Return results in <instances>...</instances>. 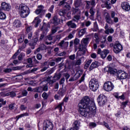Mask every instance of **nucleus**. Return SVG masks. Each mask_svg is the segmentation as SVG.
<instances>
[{
  "label": "nucleus",
  "mask_w": 130,
  "mask_h": 130,
  "mask_svg": "<svg viewBox=\"0 0 130 130\" xmlns=\"http://www.w3.org/2000/svg\"><path fill=\"white\" fill-rule=\"evenodd\" d=\"M106 8L107 10H110L111 9V4L110 3H105Z\"/></svg>",
  "instance_id": "13d9d810"
},
{
  "label": "nucleus",
  "mask_w": 130,
  "mask_h": 130,
  "mask_svg": "<svg viewBox=\"0 0 130 130\" xmlns=\"http://www.w3.org/2000/svg\"><path fill=\"white\" fill-rule=\"evenodd\" d=\"M105 72H108L110 73L111 75H114L117 73V70L116 69H114L111 67H106L104 69Z\"/></svg>",
  "instance_id": "dca6fc26"
},
{
  "label": "nucleus",
  "mask_w": 130,
  "mask_h": 130,
  "mask_svg": "<svg viewBox=\"0 0 130 130\" xmlns=\"http://www.w3.org/2000/svg\"><path fill=\"white\" fill-rule=\"evenodd\" d=\"M80 19H81V16H80V15L77 14L76 15H75L74 16V18L72 19V20L74 22H78V21H79V20H80Z\"/></svg>",
  "instance_id": "e433bc0d"
},
{
  "label": "nucleus",
  "mask_w": 130,
  "mask_h": 130,
  "mask_svg": "<svg viewBox=\"0 0 130 130\" xmlns=\"http://www.w3.org/2000/svg\"><path fill=\"white\" fill-rule=\"evenodd\" d=\"M44 50H45V46L43 45L37 49V52H40V51H42Z\"/></svg>",
  "instance_id": "4c0bfd02"
},
{
  "label": "nucleus",
  "mask_w": 130,
  "mask_h": 130,
  "mask_svg": "<svg viewBox=\"0 0 130 130\" xmlns=\"http://www.w3.org/2000/svg\"><path fill=\"white\" fill-rule=\"evenodd\" d=\"M117 77L120 80H123L127 78V74L123 71H119L117 73Z\"/></svg>",
  "instance_id": "f8f14e48"
},
{
  "label": "nucleus",
  "mask_w": 130,
  "mask_h": 130,
  "mask_svg": "<svg viewBox=\"0 0 130 130\" xmlns=\"http://www.w3.org/2000/svg\"><path fill=\"white\" fill-rule=\"evenodd\" d=\"M58 87H59L58 83L57 82L55 83V85L54 88V91H55V92H56V91L58 90Z\"/></svg>",
  "instance_id": "69168bd1"
},
{
  "label": "nucleus",
  "mask_w": 130,
  "mask_h": 130,
  "mask_svg": "<svg viewBox=\"0 0 130 130\" xmlns=\"http://www.w3.org/2000/svg\"><path fill=\"white\" fill-rule=\"evenodd\" d=\"M79 89L81 91H86V90H87V87L86 86V85H81L79 87Z\"/></svg>",
  "instance_id": "603ef678"
},
{
  "label": "nucleus",
  "mask_w": 130,
  "mask_h": 130,
  "mask_svg": "<svg viewBox=\"0 0 130 130\" xmlns=\"http://www.w3.org/2000/svg\"><path fill=\"white\" fill-rule=\"evenodd\" d=\"M19 108L20 110L23 111V110H26V109H27V107L25 106L24 105H21Z\"/></svg>",
  "instance_id": "e2e57ef3"
},
{
  "label": "nucleus",
  "mask_w": 130,
  "mask_h": 130,
  "mask_svg": "<svg viewBox=\"0 0 130 130\" xmlns=\"http://www.w3.org/2000/svg\"><path fill=\"white\" fill-rule=\"evenodd\" d=\"M74 6L75 8H80V7L83 6V3H82V1L81 0H76L74 2Z\"/></svg>",
  "instance_id": "412c9836"
},
{
  "label": "nucleus",
  "mask_w": 130,
  "mask_h": 130,
  "mask_svg": "<svg viewBox=\"0 0 130 130\" xmlns=\"http://www.w3.org/2000/svg\"><path fill=\"white\" fill-rule=\"evenodd\" d=\"M15 105H16V104L12 103L9 105V109L11 110H13V109H15Z\"/></svg>",
  "instance_id": "5fc2aeb1"
},
{
  "label": "nucleus",
  "mask_w": 130,
  "mask_h": 130,
  "mask_svg": "<svg viewBox=\"0 0 130 130\" xmlns=\"http://www.w3.org/2000/svg\"><path fill=\"white\" fill-rule=\"evenodd\" d=\"M6 14L3 12H0V19L1 20H5L6 19Z\"/></svg>",
  "instance_id": "49530a36"
},
{
  "label": "nucleus",
  "mask_w": 130,
  "mask_h": 130,
  "mask_svg": "<svg viewBox=\"0 0 130 130\" xmlns=\"http://www.w3.org/2000/svg\"><path fill=\"white\" fill-rule=\"evenodd\" d=\"M80 43V40L78 38H76L74 40L75 49L76 51L78 50V47L77 45Z\"/></svg>",
  "instance_id": "72a5a7b5"
},
{
  "label": "nucleus",
  "mask_w": 130,
  "mask_h": 130,
  "mask_svg": "<svg viewBox=\"0 0 130 130\" xmlns=\"http://www.w3.org/2000/svg\"><path fill=\"white\" fill-rule=\"evenodd\" d=\"M25 33L28 34V33H32V26H28L26 27Z\"/></svg>",
  "instance_id": "37998d69"
},
{
  "label": "nucleus",
  "mask_w": 130,
  "mask_h": 130,
  "mask_svg": "<svg viewBox=\"0 0 130 130\" xmlns=\"http://www.w3.org/2000/svg\"><path fill=\"white\" fill-rule=\"evenodd\" d=\"M121 6L122 9H123V10H124V11L128 12V11L130 10L129 4H128V3L127 2H122L121 3Z\"/></svg>",
  "instance_id": "f3484780"
},
{
  "label": "nucleus",
  "mask_w": 130,
  "mask_h": 130,
  "mask_svg": "<svg viewBox=\"0 0 130 130\" xmlns=\"http://www.w3.org/2000/svg\"><path fill=\"white\" fill-rule=\"evenodd\" d=\"M97 101L100 106H104L107 102V98L104 94H100L97 99Z\"/></svg>",
  "instance_id": "39448f33"
},
{
  "label": "nucleus",
  "mask_w": 130,
  "mask_h": 130,
  "mask_svg": "<svg viewBox=\"0 0 130 130\" xmlns=\"http://www.w3.org/2000/svg\"><path fill=\"white\" fill-rule=\"evenodd\" d=\"M84 3L86 4L85 6V8L87 9H91V8H94V6L96 5V3H95V0L91 1H85Z\"/></svg>",
  "instance_id": "1a4fd4ad"
},
{
  "label": "nucleus",
  "mask_w": 130,
  "mask_h": 130,
  "mask_svg": "<svg viewBox=\"0 0 130 130\" xmlns=\"http://www.w3.org/2000/svg\"><path fill=\"white\" fill-rule=\"evenodd\" d=\"M1 8L3 11H10L11 5L6 2H3L1 4Z\"/></svg>",
  "instance_id": "4468645a"
},
{
  "label": "nucleus",
  "mask_w": 130,
  "mask_h": 130,
  "mask_svg": "<svg viewBox=\"0 0 130 130\" xmlns=\"http://www.w3.org/2000/svg\"><path fill=\"white\" fill-rule=\"evenodd\" d=\"M37 58L38 59V60H41V59H42V55L40 53L37 54Z\"/></svg>",
  "instance_id": "338daca9"
},
{
  "label": "nucleus",
  "mask_w": 130,
  "mask_h": 130,
  "mask_svg": "<svg viewBox=\"0 0 130 130\" xmlns=\"http://www.w3.org/2000/svg\"><path fill=\"white\" fill-rule=\"evenodd\" d=\"M91 62H92V60H89L88 61H87V62L85 64L84 68L88 69L90 64H91Z\"/></svg>",
  "instance_id": "a18cd8bd"
},
{
  "label": "nucleus",
  "mask_w": 130,
  "mask_h": 130,
  "mask_svg": "<svg viewBox=\"0 0 130 130\" xmlns=\"http://www.w3.org/2000/svg\"><path fill=\"white\" fill-rule=\"evenodd\" d=\"M84 48H86L85 46L81 43L78 47V49H79V50L77 51V54L78 55H81V54H80V52H81V51H83Z\"/></svg>",
  "instance_id": "393cba45"
},
{
  "label": "nucleus",
  "mask_w": 130,
  "mask_h": 130,
  "mask_svg": "<svg viewBox=\"0 0 130 130\" xmlns=\"http://www.w3.org/2000/svg\"><path fill=\"white\" fill-rule=\"evenodd\" d=\"M12 71V69L11 68H6L4 69L3 70V72L4 73H6V74H9V73H11Z\"/></svg>",
  "instance_id": "de8ad7c7"
},
{
  "label": "nucleus",
  "mask_w": 130,
  "mask_h": 130,
  "mask_svg": "<svg viewBox=\"0 0 130 130\" xmlns=\"http://www.w3.org/2000/svg\"><path fill=\"white\" fill-rule=\"evenodd\" d=\"M7 102L4 100V99H0V108L3 107V105H6Z\"/></svg>",
  "instance_id": "79ce46f5"
},
{
  "label": "nucleus",
  "mask_w": 130,
  "mask_h": 130,
  "mask_svg": "<svg viewBox=\"0 0 130 130\" xmlns=\"http://www.w3.org/2000/svg\"><path fill=\"white\" fill-rule=\"evenodd\" d=\"M72 4H73V0H70V1H68L67 3L64 7L66 8V9H71V6H70V4L72 5Z\"/></svg>",
  "instance_id": "c9c22d12"
},
{
  "label": "nucleus",
  "mask_w": 130,
  "mask_h": 130,
  "mask_svg": "<svg viewBox=\"0 0 130 130\" xmlns=\"http://www.w3.org/2000/svg\"><path fill=\"white\" fill-rule=\"evenodd\" d=\"M66 14V10H61L58 13V14L59 16H64V14Z\"/></svg>",
  "instance_id": "6e6d98bb"
},
{
  "label": "nucleus",
  "mask_w": 130,
  "mask_h": 130,
  "mask_svg": "<svg viewBox=\"0 0 130 130\" xmlns=\"http://www.w3.org/2000/svg\"><path fill=\"white\" fill-rule=\"evenodd\" d=\"M73 20L68 21L66 23L67 26L71 29H76L77 28V24L74 22Z\"/></svg>",
  "instance_id": "2eb2a0df"
},
{
  "label": "nucleus",
  "mask_w": 130,
  "mask_h": 130,
  "mask_svg": "<svg viewBox=\"0 0 130 130\" xmlns=\"http://www.w3.org/2000/svg\"><path fill=\"white\" fill-rule=\"evenodd\" d=\"M61 97L62 96L58 94V93L54 95V99H55V100H60V99H61Z\"/></svg>",
  "instance_id": "3c124183"
},
{
  "label": "nucleus",
  "mask_w": 130,
  "mask_h": 130,
  "mask_svg": "<svg viewBox=\"0 0 130 130\" xmlns=\"http://www.w3.org/2000/svg\"><path fill=\"white\" fill-rule=\"evenodd\" d=\"M87 30L86 28H83L81 29L80 31H78V36L79 37H81V36H83L85 33H86V31Z\"/></svg>",
  "instance_id": "c756f323"
},
{
  "label": "nucleus",
  "mask_w": 130,
  "mask_h": 130,
  "mask_svg": "<svg viewBox=\"0 0 130 130\" xmlns=\"http://www.w3.org/2000/svg\"><path fill=\"white\" fill-rule=\"evenodd\" d=\"M5 96H10L11 98H13V97H15L16 93L14 91H11L5 94Z\"/></svg>",
  "instance_id": "473e14b6"
},
{
  "label": "nucleus",
  "mask_w": 130,
  "mask_h": 130,
  "mask_svg": "<svg viewBox=\"0 0 130 130\" xmlns=\"http://www.w3.org/2000/svg\"><path fill=\"white\" fill-rule=\"evenodd\" d=\"M32 92H38V93L42 92V87H38L32 89Z\"/></svg>",
  "instance_id": "f704fd0d"
},
{
  "label": "nucleus",
  "mask_w": 130,
  "mask_h": 130,
  "mask_svg": "<svg viewBox=\"0 0 130 130\" xmlns=\"http://www.w3.org/2000/svg\"><path fill=\"white\" fill-rule=\"evenodd\" d=\"M80 123L81 122L79 120H76L74 121L73 123V128H74L75 130L79 129V128H80V126H81V125H80Z\"/></svg>",
  "instance_id": "6ab92c4d"
},
{
  "label": "nucleus",
  "mask_w": 130,
  "mask_h": 130,
  "mask_svg": "<svg viewBox=\"0 0 130 130\" xmlns=\"http://www.w3.org/2000/svg\"><path fill=\"white\" fill-rule=\"evenodd\" d=\"M61 59H63V57H57L55 59L54 61L56 62H60V61H61Z\"/></svg>",
  "instance_id": "0e129e2a"
},
{
  "label": "nucleus",
  "mask_w": 130,
  "mask_h": 130,
  "mask_svg": "<svg viewBox=\"0 0 130 130\" xmlns=\"http://www.w3.org/2000/svg\"><path fill=\"white\" fill-rule=\"evenodd\" d=\"M62 105H63V103H61L56 107V108L59 110V112H61L62 111Z\"/></svg>",
  "instance_id": "c03bdc74"
},
{
  "label": "nucleus",
  "mask_w": 130,
  "mask_h": 130,
  "mask_svg": "<svg viewBox=\"0 0 130 130\" xmlns=\"http://www.w3.org/2000/svg\"><path fill=\"white\" fill-rule=\"evenodd\" d=\"M46 10H44V6L42 5H40L38 6V9L35 11V13L37 15H40L39 16L35 18L33 21V23L35 24V27L37 28L38 27V25H39L40 23H41V19L39 18H41L43 17V16L45 14V12Z\"/></svg>",
  "instance_id": "f03ea898"
},
{
  "label": "nucleus",
  "mask_w": 130,
  "mask_h": 130,
  "mask_svg": "<svg viewBox=\"0 0 130 130\" xmlns=\"http://www.w3.org/2000/svg\"><path fill=\"white\" fill-rule=\"evenodd\" d=\"M105 20L108 24H113V21H112L111 17H110V15L108 13H107V15H106Z\"/></svg>",
  "instance_id": "aec40b11"
},
{
  "label": "nucleus",
  "mask_w": 130,
  "mask_h": 130,
  "mask_svg": "<svg viewBox=\"0 0 130 130\" xmlns=\"http://www.w3.org/2000/svg\"><path fill=\"white\" fill-rule=\"evenodd\" d=\"M111 17L112 19H114V23H118V17H115V12H114V11L111 12Z\"/></svg>",
  "instance_id": "b1692460"
},
{
  "label": "nucleus",
  "mask_w": 130,
  "mask_h": 130,
  "mask_svg": "<svg viewBox=\"0 0 130 130\" xmlns=\"http://www.w3.org/2000/svg\"><path fill=\"white\" fill-rule=\"evenodd\" d=\"M13 26L16 28L21 27V21L18 19H16L13 22Z\"/></svg>",
  "instance_id": "bb28decb"
},
{
  "label": "nucleus",
  "mask_w": 130,
  "mask_h": 130,
  "mask_svg": "<svg viewBox=\"0 0 130 130\" xmlns=\"http://www.w3.org/2000/svg\"><path fill=\"white\" fill-rule=\"evenodd\" d=\"M82 44L86 47L89 44V38H84L81 40Z\"/></svg>",
  "instance_id": "cd10ccee"
},
{
  "label": "nucleus",
  "mask_w": 130,
  "mask_h": 130,
  "mask_svg": "<svg viewBox=\"0 0 130 130\" xmlns=\"http://www.w3.org/2000/svg\"><path fill=\"white\" fill-rule=\"evenodd\" d=\"M114 52L116 54L119 53L122 50V46L119 42L115 43L114 49H113Z\"/></svg>",
  "instance_id": "6e6552de"
},
{
  "label": "nucleus",
  "mask_w": 130,
  "mask_h": 130,
  "mask_svg": "<svg viewBox=\"0 0 130 130\" xmlns=\"http://www.w3.org/2000/svg\"><path fill=\"white\" fill-rule=\"evenodd\" d=\"M81 63H82V58L76 61L75 62V66H80Z\"/></svg>",
  "instance_id": "4d7b16f0"
},
{
  "label": "nucleus",
  "mask_w": 130,
  "mask_h": 130,
  "mask_svg": "<svg viewBox=\"0 0 130 130\" xmlns=\"http://www.w3.org/2000/svg\"><path fill=\"white\" fill-rule=\"evenodd\" d=\"M42 96L44 99L45 100H46V99L48 98V94L46 92H44L42 94Z\"/></svg>",
  "instance_id": "864d4df0"
},
{
  "label": "nucleus",
  "mask_w": 130,
  "mask_h": 130,
  "mask_svg": "<svg viewBox=\"0 0 130 130\" xmlns=\"http://www.w3.org/2000/svg\"><path fill=\"white\" fill-rule=\"evenodd\" d=\"M73 12L74 14H76V15H81V10L78 8L75 9L73 11Z\"/></svg>",
  "instance_id": "a19ab883"
},
{
  "label": "nucleus",
  "mask_w": 130,
  "mask_h": 130,
  "mask_svg": "<svg viewBox=\"0 0 130 130\" xmlns=\"http://www.w3.org/2000/svg\"><path fill=\"white\" fill-rule=\"evenodd\" d=\"M38 42V39L37 38H36L34 39L33 42L30 43L29 44L31 45V46H35L36 44H37V42Z\"/></svg>",
  "instance_id": "58836bf2"
},
{
  "label": "nucleus",
  "mask_w": 130,
  "mask_h": 130,
  "mask_svg": "<svg viewBox=\"0 0 130 130\" xmlns=\"http://www.w3.org/2000/svg\"><path fill=\"white\" fill-rule=\"evenodd\" d=\"M51 23L54 24V26H57L60 23V19L58 18L57 16L53 17L52 20H50Z\"/></svg>",
  "instance_id": "ddd939ff"
},
{
  "label": "nucleus",
  "mask_w": 130,
  "mask_h": 130,
  "mask_svg": "<svg viewBox=\"0 0 130 130\" xmlns=\"http://www.w3.org/2000/svg\"><path fill=\"white\" fill-rule=\"evenodd\" d=\"M99 66H100V63H99V62L96 61L93 62L89 68V71L90 72V71H92V70H94V69L98 68Z\"/></svg>",
  "instance_id": "a211bd4d"
},
{
  "label": "nucleus",
  "mask_w": 130,
  "mask_h": 130,
  "mask_svg": "<svg viewBox=\"0 0 130 130\" xmlns=\"http://www.w3.org/2000/svg\"><path fill=\"white\" fill-rule=\"evenodd\" d=\"M52 73H53V69H49L46 72L45 74L46 75H51Z\"/></svg>",
  "instance_id": "bf43d9fd"
},
{
  "label": "nucleus",
  "mask_w": 130,
  "mask_h": 130,
  "mask_svg": "<svg viewBox=\"0 0 130 130\" xmlns=\"http://www.w3.org/2000/svg\"><path fill=\"white\" fill-rule=\"evenodd\" d=\"M89 87L93 92H96L99 88V81L96 78L91 79L89 83Z\"/></svg>",
  "instance_id": "20e7f679"
},
{
  "label": "nucleus",
  "mask_w": 130,
  "mask_h": 130,
  "mask_svg": "<svg viewBox=\"0 0 130 130\" xmlns=\"http://www.w3.org/2000/svg\"><path fill=\"white\" fill-rule=\"evenodd\" d=\"M98 30H99V27H98L97 21H95L93 23V27L92 28V30L93 31V32H97Z\"/></svg>",
  "instance_id": "c85d7f7f"
},
{
  "label": "nucleus",
  "mask_w": 130,
  "mask_h": 130,
  "mask_svg": "<svg viewBox=\"0 0 130 130\" xmlns=\"http://www.w3.org/2000/svg\"><path fill=\"white\" fill-rule=\"evenodd\" d=\"M24 57H25V53H21L18 56V60H22V59H23V58H24Z\"/></svg>",
  "instance_id": "09e8293b"
},
{
  "label": "nucleus",
  "mask_w": 130,
  "mask_h": 130,
  "mask_svg": "<svg viewBox=\"0 0 130 130\" xmlns=\"http://www.w3.org/2000/svg\"><path fill=\"white\" fill-rule=\"evenodd\" d=\"M21 69H22L21 67H14L11 69L12 71H18V70H21Z\"/></svg>",
  "instance_id": "774afa93"
},
{
  "label": "nucleus",
  "mask_w": 130,
  "mask_h": 130,
  "mask_svg": "<svg viewBox=\"0 0 130 130\" xmlns=\"http://www.w3.org/2000/svg\"><path fill=\"white\" fill-rule=\"evenodd\" d=\"M89 13L91 14L89 16L90 19H91V20H93L94 15H95V10L94 9L93 7H91L90 9Z\"/></svg>",
  "instance_id": "5701e85b"
},
{
  "label": "nucleus",
  "mask_w": 130,
  "mask_h": 130,
  "mask_svg": "<svg viewBox=\"0 0 130 130\" xmlns=\"http://www.w3.org/2000/svg\"><path fill=\"white\" fill-rule=\"evenodd\" d=\"M103 88L105 91H107V92H109L113 90L114 88V85H113V83H112V82L110 81H107L104 83Z\"/></svg>",
  "instance_id": "423d86ee"
},
{
  "label": "nucleus",
  "mask_w": 130,
  "mask_h": 130,
  "mask_svg": "<svg viewBox=\"0 0 130 130\" xmlns=\"http://www.w3.org/2000/svg\"><path fill=\"white\" fill-rule=\"evenodd\" d=\"M19 12L21 18H27L30 14V9L25 5H20L19 7Z\"/></svg>",
  "instance_id": "7ed1b4c3"
},
{
  "label": "nucleus",
  "mask_w": 130,
  "mask_h": 130,
  "mask_svg": "<svg viewBox=\"0 0 130 130\" xmlns=\"http://www.w3.org/2000/svg\"><path fill=\"white\" fill-rule=\"evenodd\" d=\"M81 76H82V73H80V71H77L73 77H71L70 78L69 82H74V81H77V80H78V79H79Z\"/></svg>",
  "instance_id": "9d476101"
},
{
  "label": "nucleus",
  "mask_w": 130,
  "mask_h": 130,
  "mask_svg": "<svg viewBox=\"0 0 130 130\" xmlns=\"http://www.w3.org/2000/svg\"><path fill=\"white\" fill-rule=\"evenodd\" d=\"M108 53H109V50H104L101 54V57H102L103 59L105 58V57L107 56V54H108Z\"/></svg>",
  "instance_id": "4be33fe9"
},
{
  "label": "nucleus",
  "mask_w": 130,
  "mask_h": 130,
  "mask_svg": "<svg viewBox=\"0 0 130 130\" xmlns=\"http://www.w3.org/2000/svg\"><path fill=\"white\" fill-rule=\"evenodd\" d=\"M66 91L67 89H66V88H62L59 90L58 91V94L62 97L66 94Z\"/></svg>",
  "instance_id": "a878e982"
},
{
  "label": "nucleus",
  "mask_w": 130,
  "mask_h": 130,
  "mask_svg": "<svg viewBox=\"0 0 130 130\" xmlns=\"http://www.w3.org/2000/svg\"><path fill=\"white\" fill-rule=\"evenodd\" d=\"M90 98L88 96L83 97L78 104L79 113L82 117H89L90 111H94L96 108L91 105Z\"/></svg>",
  "instance_id": "f257e3e1"
},
{
  "label": "nucleus",
  "mask_w": 130,
  "mask_h": 130,
  "mask_svg": "<svg viewBox=\"0 0 130 130\" xmlns=\"http://www.w3.org/2000/svg\"><path fill=\"white\" fill-rule=\"evenodd\" d=\"M76 32L75 31H72L71 33L69 34L68 36V38L69 39H72L74 37V34H75Z\"/></svg>",
  "instance_id": "680f3d73"
},
{
  "label": "nucleus",
  "mask_w": 130,
  "mask_h": 130,
  "mask_svg": "<svg viewBox=\"0 0 130 130\" xmlns=\"http://www.w3.org/2000/svg\"><path fill=\"white\" fill-rule=\"evenodd\" d=\"M105 34H113V33H114V29H113V28H108V29H106L105 31Z\"/></svg>",
  "instance_id": "7c9ffc66"
},
{
  "label": "nucleus",
  "mask_w": 130,
  "mask_h": 130,
  "mask_svg": "<svg viewBox=\"0 0 130 130\" xmlns=\"http://www.w3.org/2000/svg\"><path fill=\"white\" fill-rule=\"evenodd\" d=\"M22 50V49H20V47H19V49H18L17 51V52H16L14 55L13 56H12V58H13V59H15L18 54H19V53H20V52H21V51Z\"/></svg>",
  "instance_id": "ea45409f"
},
{
  "label": "nucleus",
  "mask_w": 130,
  "mask_h": 130,
  "mask_svg": "<svg viewBox=\"0 0 130 130\" xmlns=\"http://www.w3.org/2000/svg\"><path fill=\"white\" fill-rule=\"evenodd\" d=\"M29 116V113L26 112L24 113L23 114H21L20 115H19L16 116L17 120H18L19 118H21V117H24V116Z\"/></svg>",
  "instance_id": "2f4dec72"
},
{
  "label": "nucleus",
  "mask_w": 130,
  "mask_h": 130,
  "mask_svg": "<svg viewBox=\"0 0 130 130\" xmlns=\"http://www.w3.org/2000/svg\"><path fill=\"white\" fill-rule=\"evenodd\" d=\"M85 76H86V75L83 74L82 76L81 77L79 81L80 84H81V83H82V82H84V81H85Z\"/></svg>",
  "instance_id": "052dcab7"
},
{
  "label": "nucleus",
  "mask_w": 130,
  "mask_h": 130,
  "mask_svg": "<svg viewBox=\"0 0 130 130\" xmlns=\"http://www.w3.org/2000/svg\"><path fill=\"white\" fill-rule=\"evenodd\" d=\"M53 128V124L49 120L44 121L43 124L44 130H52Z\"/></svg>",
  "instance_id": "0eeeda50"
},
{
  "label": "nucleus",
  "mask_w": 130,
  "mask_h": 130,
  "mask_svg": "<svg viewBox=\"0 0 130 130\" xmlns=\"http://www.w3.org/2000/svg\"><path fill=\"white\" fill-rule=\"evenodd\" d=\"M67 0H62L59 3V6H62L63 7H64V5L67 3Z\"/></svg>",
  "instance_id": "8fccbe9b"
},
{
  "label": "nucleus",
  "mask_w": 130,
  "mask_h": 130,
  "mask_svg": "<svg viewBox=\"0 0 130 130\" xmlns=\"http://www.w3.org/2000/svg\"><path fill=\"white\" fill-rule=\"evenodd\" d=\"M58 45L61 49H67L69 47V42H65L64 40H63L58 43Z\"/></svg>",
  "instance_id": "9b49d317"
}]
</instances>
